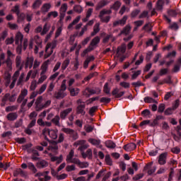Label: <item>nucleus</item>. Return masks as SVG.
<instances>
[{"label": "nucleus", "instance_id": "1", "mask_svg": "<svg viewBox=\"0 0 181 181\" xmlns=\"http://www.w3.org/2000/svg\"><path fill=\"white\" fill-rule=\"evenodd\" d=\"M97 90H98V92L95 91L94 89H91L90 88H86L83 91V95H85V97H87L88 98L93 95V94H100L101 93V89L100 88H97Z\"/></svg>", "mask_w": 181, "mask_h": 181}, {"label": "nucleus", "instance_id": "2", "mask_svg": "<svg viewBox=\"0 0 181 181\" xmlns=\"http://www.w3.org/2000/svg\"><path fill=\"white\" fill-rule=\"evenodd\" d=\"M152 165H153V162H150L148 163L144 168V170H148L147 173L148 175H153V173H155V172H156V168L152 167Z\"/></svg>", "mask_w": 181, "mask_h": 181}, {"label": "nucleus", "instance_id": "3", "mask_svg": "<svg viewBox=\"0 0 181 181\" xmlns=\"http://www.w3.org/2000/svg\"><path fill=\"white\" fill-rule=\"evenodd\" d=\"M16 67L19 70H23L25 67V61L22 60L21 55H17L16 57Z\"/></svg>", "mask_w": 181, "mask_h": 181}, {"label": "nucleus", "instance_id": "4", "mask_svg": "<svg viewBox=\"0 0 181 181\" xmlns=\"http://www.w3.org/2000/svg\"><path fill=\"white\" fill-rule=\"evenodd\" d=\"M16 93L11 95V93H7L4 96V101H9V103H15L16 101Z\"/></svg>", "mask_w": 181, "mask_h": 181}, {"label": "nucleus", "instance_id": "5", "mask_svg": "<svg viewBox=\"0 0 181 181\" xmlns=\"http://www.w3.org/2000/svg\"><path fill=\"white\" fill-rule=\"evenodd\" d=\"M88 141L92 145H93L94 146H96V148L103 149V144H101V140H100V139H95L90 138Z\"/></svg>", "mask_w": 181, "mask_h": 181}, {"label": "nucleus", "instance_id": "6", "mask_svg": "<svg viewBox=\"0 0 181 181\" xmlns=\"http://www.w3.org/2000/svg\"><path fill=\"white\" fill-rule=\"evenodd\" d=\"M38 161L36 163V167L37 169H45L49 166V163L45 160H37Z\"/></svg>", "mask_w": 181, "mask_h": 181}, {"label": "nucleus", "instance_id": "7", "mask_svg": "<svg viewBox=\"0 0 181 181\" xmlns=\"http://www.w3.org/2000/svg\"><path fill=\"white\" fill-rule=\"evenodd\" d=\"M86 144L85 140H79L74 143V145L76 146H78V145H81V146L78 148V151H81V152H84L85 149H87L88 146L87 145H84Z\"/></svg>", "mask_w": 181, "mask_h": 181}, {"label": "nucleus", "instance_id": "8", "mask_svg": "<svg viewBox=\"0 0 181 181\" xmlns=\"http://www.w3.org/2000/svg\"><path fill=\"white\" fill-rule=\"evenodd\" d=\"M123 149L127 152H131V151H134L136 149V144L135 143H129L123 146Z\"/></svg>", "mask_w": 181, "mask_h": 181}, {"label": "nucleus", "instance_id": "9", "mask_svg": "<svg viewBox=\"0 0 181 181\" xmlns=\"http://www.w3.org/2000/svg\"><path fill=\"white\" fill-rule=\"evenodd\" d=\"M86 104L83 103L78 105L76 107V113L81 114L82 115H86Z\"/></svg>", "mask_w": 181, "mask_h": 181}, {"label": "nucleus", "instance_id": "10", "mask_svg": "<svg viewBox=\"0 0 181 181\" xmlns=\"http://www.w3.org/2000/svg\"><path fill=\"white\" fill-rule=\"evenodd\" d=\"M67 95L66 93H64L63 90H59L58 92H55L54 94V98L57 100H62Z\"/></svg>", "mask_w": 181, "mask_h": 181}, {"label": "nucleus", "instance_id": "11", "mask_svg": "<svg viewBox=\"0 0 181 181\" xmlns=\"http://www.w3.org/2000/svg\"><path fill=\"white\" fill-rule=\"evenodd\" d=\"M166 158H168V153H163L159 156V165H165L166 163Z\"/></svg>", "mask_w": 181, "mask_h": 181}, {"label": "nucleus", "instance_id": "12", "mask_svg": "<svg viewBox=\"0 0 181 181\" xmlns=\"http://www.w3.org/2000/svg\"><path fill=\"white\" fill-rule=\"evenodd\" d=\"M73 111V108L69 107L68 109H66L60 112V118L62 119H66V117L69 115Z\"/></svg>", "mask_w": 181, "mask_h": 181}, {"label": "nucleus", "instance_id": "13", "mask_svg": "<svg viewBox=\"0 0 181 181\" xmlns=\"http://www.w3.org/2000/svg\"><path fill=\"white\" fill-rule=\"evenodd\" d=\"M109 2L105 0H101L99 1L95 7V11H100V9H103L104 6H107Z\"/></svg>", "mask_w": 181, "mask_h": 181}, {"label": "nucleus", "instance_id": "14", "mask_svg": "<svg viewBox=\"0 0 181 181\" xmlns=\"http://www.w3.org/2000/svg\"><path fill=\"white\" fill-rule=\"evenodd\" d=\"M6 119L8 121H16V119H18V113L10 112L6 115Z\"/></svg>", "mask_w": 181, "mask_h": 181}, {"label": "nucleus", "instance_id": "15", "mask_svg": "<svg viewBox=\"0 0 181 181\" xmlns=\"http://www.w3.org/2000/svg\"><path fill=\"white\" fill-rule=\"evenodd\" d=\"M50 8H52V4L49 3H45L41 7V12L42 13H47L49 11H50Z\"/></svg>", "mask_w": 181, "mask_h": 181}, {"label": "nucleus", "instance_id": "16", "mask_svg": "<svg viewBox=\"0 0 181 181\" xmlns=\"http://www.w3.org/2000/svg\"><path fill=\"white\" fill-rule=\"evenodd\" d=\"M68 90L71 97H76V95H78V93H80L78 88H69Z\"/></svg>", "mask_w": 181, "mask_h": 181}, {"label": "nucleus", "instance_id": "17", "mask_svg": "<svg viewBox=\"0 0 181 181\" xmlns=\"http://www.w3.org/2000/svg\"><path fill=\"white\" fill-rule=\"evenodd\" d=\"M69 161H71V163H75L76 165H81V169L87 168V166H85L84 164L81 163L78 158H71V160H69Z\"/></svg>", "mask_w": 181, "mask_h": 181}, {"label": "nucleus", "instance_id": "18", "mask_svg": "<svg viewBox=\"0 0 181 181\" xmlns=\"http://www.w3.org/2000/svg\"><path fill=\"white\" fill-rule=\"evenodd\" d=\"M22 40H23V35L18 32L16 35V45H19V42L22 43Z\"/></svg>", "mask_w": 181, "mask_h": 181}, {"label": "nucleus", "instance_id": "19", "mask_svg": "<svg viewBox=\"0 0 181 181\" xmlns=\"http://www.w3.org/2000/svg\"><path fill=\"white\" fill-rule=\"evenodd\" d=\"M141 13V9L135 8L130 13L131 19H135Z\"/></svg>", "mask_w": 181, "mask_h": 181}, {"label": "nucleus", "instance_id": "20", "mask_svg": "<svg viewBox=\"0 0 181 181\" xmlns=\"http://www.w3.org/2000/svg\"><path fill=\"white\" fill-rule=\"evenodd\" d=\"M105 144L106 148H109L110 149H114V148L117 146V144H115V143L111 140L106 141Z\"/></svg>", "mask_w": 181, "mask_h": 181}, {"label": "nucleus", "instance_id": "21", "mask_svg": "<svg viewBox=\"0 0 181 181\" xmlns=\"http://www.w3.org/2000/svg\"><path fill=\"white\" fill-rule=\"evenodd\" d=\"M98 32H100V24L97 23L93 27V32L91 33L90 36H95Z\"/></svg>", "mask_w": 181, "mask_h": 181}, {"label": "nucleus", "instance_id": "22", "mask_svg": "<svg viewBox=\"0 0 181 181\" xmlns=\"http://www.w3.org/2000/svg\"><path fill=\"white\" fill-rule=\"evenodd\" d=\"M42 4H43V0H35L32 6L33 9H37V8H40V5H42Z\"/></svg>", "mask_w": 181, "mask_h": 181}, {"label": "nucleus", "instance_id": "23", "mask_svg": "<svg viewBox=\"0 0 181 181\" xmlns=\"http://www.w3.org/2000/svg\"><path fill=\"white\" fill-rule=\"evenodd\" d=\"M37 156H40V154L39 153V151H37V150L34 149V151H33V155H32L31 159L33 160H39V159H40V158H39Z\"/></svg>", "mask_w": 181, "mask_h": 181}, {"label": "nucleus", "instance_id": "24", "mask_svg": "<svg viewBox=\"0 0 181 181\" xmlns=\"http://www.w3.org/2000/svg\"><path fill=\"white\" fill-rule=\"evenodd\" d=\"M28 168L30 170H32L33 173H37V169L35 166V164L32 162H28Z\"/></svg>", "mask_w": 181, "mask_h": 181}, {"label": "nucleus", "instance_id": "25", "mask_svg": "<svg viewBox=\"0 0 181 181\" xmlns=\"http://www.w3.org/2000/svg\"><path fill=\"white\" fill-rule=\"evenodd\" d=\"M112 13V11L111 10H107V9H103L100 13H99V18H103L104 15H111Z\"/></svg>", "mask_w": 181, "mask_h": 181}, {"label": "nucleus", "instance_id": "26", "mask_svg": "<svg viewBox=\"0 0 181 181\" xmlns=\"http://www.w3.org/2000/svg\"><path fill=\"white\" fill-rule=\"evenodd\" d=\"M53 16V18H57L59 16V13L57 11H51L48 13L47 17L45 18V21H47V19H50V17Z\"/></svg>", "mask_w": 181, "mask_h": 181}, {"label": "nucleus", "instance_id": "27", "mask_svg": "<svg viewBox=\"0 0 181 181\" xmlns=\"http://www.w3.org/2000/svg\"><path fill=\"white\" fill-rule=\"evenodd\" d=\"M121 8V3L119 1H116L112 6H110V9H114V11H118Z\"/></svg>", "mask_w": 181, "mask_h": 181}, {"label": "nucleus", "instance_id": "28", "mask_svg": "<svg viewBox=\"0 0 181 181\" xmlns=\"http://www.w3.org/2000/svg\"><path fill=\"white\" fill-rule=\"evenodd\" d=\"M52 122L57 127H60V116L56 115L54 118L52 119Z\"/></svg>", "mask_w": 181, "mask_h": 181}, {"label": "nucleus", "instance_id": "29", "mask_svg": "<svg viewBox=\"0 0 181 181\" xmlns=\"http://www.w3.org/2000/svg\"><path fill=\"white\" fill-rule=\"evenodd\" d=\"M163 0H158L156 2L157 11H162L163 9Z\"/></svg>", "mask_w": 181, "mask_h": 181}, {"label": "nucleus", "instance_id": "30", "mask_svg": "<svg viewBox=\"0 0 181 181\" xmlns=\"http://www.w3.org/2000/svg\"><path fill=\"white\" fill-rule=\"evenodd\" d=\"M16 110H18V105H11L6 107L5 111L6 112H12Z\"/></svg>", "mask_w": 181, "mask_h": 181}, {"label": "nucleus", "instance_id": "31", "mask_svg": "<svg viewBox=\"0 0 181 181\" xmlns=\"http://www.w3.org/2000/svg\"><path fill=\"white\" fill-rule=\"evenodd\" d=\"M103 91L107 95H108L110 96L111 95V93H110L111 88L108 86V83H105L104 87H103Z\"/></svg>", "mask_w": 181, "mask_h": 181}, {"label": "nucleus", "instance_id": "32", "mask_svg": "<svg viewBox=\"0 0 181 181\" xmlns=\"http://www.w3.org/2000/svg\"><path fill=\"white\" fill-rule=\"evenodd\" d=\"M142 117L145 118H150L151 117V110L146 109L141 112Z\"/></svg>", "mask_w": 181, "mask_h": 181}, {"label": "nucleus", "instance_id": "33", "mask_svg": "<svg viewBox=\"0 0 181 181\" xmlns=\"http://www.w3.org/2000/svg\"><path fill=\"white\" fill-rule=\"evenodd\" d=\"M62 131L68 135H74V130L73 129L62 128Z\"/></svg>", "mask_w": 181, "mask_h": 181}, {"label": "nucleus", "instance_id": "34", "mask_svg": "<svg viewBox=\"0 0 181 181\" xmlns=\"http://www.w3.org/2000/svg\"><path fill=\"white\" fill-rule=\"evenodd\" d=\"M49 136L52 138V139H57V132L54 130H49V132L48 133Z\"/></svg>", "mask_w": 181, "mask_h": 181}, {"label": "nucleus", "instance_id": "35", "mask_svg": "<svg viewBox=\"0 0 181 181\" xmlns=\"http://www.w3.org/2000/svg\"><path fill=\"white\" fill-rule=\"evenodd\" d=\"M100 43V37H95L90 42V46H97Z\"/></svg>", "mask_w": 181, "mask_h": 181}, {"label": "nucleus", "instance_id": "36", "mask_svg": "<svg viewBox=\"0 0 181 181\" xmlns=\"http://www.w3.org/2000/svg\"><path fill=\"white\" fill-rule=\"evenodd\" d=\"M105 160L107 165H108L109 166H112V160L111 159V156H110V154H107L105 156Z\"/></svg>", "mask_w": 181, "mask_h": 181}, {"label": "nucleus", "instance_id": "37", "mask_svg": "<svg viewBox=\"0 0 181 181\" xmlns=\"http://www.w3.org/2000/svg\"><path fill=\"white\" fill-rule=\"evenodd\" d=\"M69 64H70V59L64 60L62 65V69L66 70V69H67V67L69 66Z\"/></svg>", "mask_w": 181, "mask_h": 181}, {"label": "nucleus", "instance_id": "38", "mask_svg": "<svg viewBox=\"0 0 181 181\" xmlns=\"http://www.w3.org/2000/svg\"><path fill=\"white\" fill-rule=\"evenodd\" d=\"M101 22H103L104 23H108V22H110V21L111 20V16H102V17H99Z\"/></svg>", "mask_w": 181, "mask_h": 181}, {"label": "nucleus", "instance_id": "39", "mask_svg": "<svg viewBox=\"0 0 181 181\" xmlns=\"http://www.w3.org/2000/svg\"><path fill=\"white\" fill-rule=\"evenodd\" d=\"M33 62H34L33 57L27 58L26 63L28 64L29 69H32V67H33Z\"/></svg>", "mask_w": 181, "mask_h": 181}, {"label": "nucleus", "instance_id": "40", "mask_svg": "<svg viewBox=\"0 0 181 181\" xmlns=\"http://www.w3.org/2000/svg\"><path fill=\"white\" fill-rule=\"evenodd\" d=\"M74 10L75 12H77V13H81L83 12V7L80 5H76L74 6Z\"/></svg>", "mask_w": 181, "mask_h": 181}, {"label": "nucleus", "instance_id": "41", "mask_svg": "<svg viewBox=\"0 0 181 181\" xmlns=\"http://www.w3.org/2000/svg\"><path fill=\"white\" fill-rule=\"evenodd\" d=\"M141 73H142L141 70L134 71V74L132 75V80H136V78H138V76H141Z\"/></svg>", "mask_w": 181, "mask_h": 181}, {"label": "nucleus", "instance_id": "42", "mask_svg": "<svg viewBox=\"0 0 181 181\" xmlns=\"http://www.w3.org/2000/svg\"><path fill=\"white\" fill-rule=\"evenodd\" d=\"M128 20L127 16H124L121 20H119V23H120L121 26H124L125 23H127V21Z\"/></svg>", "mask_w": 181, "mask_h": 181}, {"label": "nucleus", "instance_id": "43", "mask_svg": "<svg viewBox=\"0 0 181 181\" xmlns=\"http://www.w3.org/2000/svg\"><path fill=\"white\" fill-rule=\"evenodd\" d=\"M179 105H180V100L179 99H177L175 102L173 104L172 109L175 111V110L179 107Z\"/></svg>", "mask_w": 181, "mask_h": 181}, {"label": "nucleus", "instance_id": "44", "mask_svg": "<svg viewBox=\"0 0 181 181\" xmlns=\"http://www.w3.org/2000/svg\"><path fill=\"white\" fill-rule=\"evenodd\" d=\"M129 30H131V27H129V25H127L122 30V33H123L124 35H129Z\"/></svg>", "mask_w": 181, "mask_h": 181}, {"label": "nucleus", "instance_id": "45", "mask_svg": "<svg viewBox=\"0 0 181 181\" xmlns=\"http://www.w3.org/2000/svg\"><path fill=\"white\" fill-rule=\"evenodd\" d=\"M148 15H149V12H148V11H144L139 16V19H144V18H147Z\"/></svg>", "mask_w": 181, "mask_h": 181}, {"label": "nucleus", "instance_id": "46", "mask_svg": "<svg viewBox=\"0 0 181 181\" xmlns=\"http://www.w3.org/2000/svg\"><path fill=\"white\" fill-rule=\"evenodd\" d=\"M174 111L173 107H168L165 110L164 114L165 115H172Z\"/></svg>", "mask_w": 181, "mask_h": 181}, {"label": "nucleus", "instance_id": "47", "mask_svg": "<svg viewBox=\"0 0 181 181\" xmlns=\"http://www.w3.org/2000/svg\"><path fill=\"white\" fill-rule=\"evenodd\" d=\"M144 101L148 104H151V103H156V100L148 96L144 98Z\"/></svg>", "mask_w": 181, "mask_h": 181}, {"label": "nucleus", "instance_id": "48", "mask_svg": "<svg viewBox=\"0 0 181 181\" xmlns=\"http://www.w3.org/2000/svg\"><path fill=\"white\" fill-rule=\"evenodd\" d=\"M45 105L42 103L38 104L35 106V111L40 112L42 110L45 109Z\"/></svg>", "mask_w": 181, "mask_h": 181}, {"label": "nucleus", "instance_id": "49", "mask_svg": "<svg viewBox=\"0 0 181 181\" xmlns=\"http://www.w3.org/2000/svg\"><path fill=\"white\" fill-rule=\"evenodd\" d=\"M173 175H175V170L173 168L170 169V173L168 176V181H172L173 179Z\"/></svg>", "mask_w": 181, "mask_h": 181}, {"label": "nucleus", "instance_id": "50", "mask_svg": "<svg viewBox=\"0 0 181 181\" xmlns=\"http://www.w3.org/2000/svg\"><path fill=\"white\" fill-rule=\"evenodd\" d=\"M46 88H47V84H43L39 91H38V94H43V93H45V91H46Z\"/></svg>", "mask_w": 181, "mask_h": 181}, {"label": "nucleus", "instance_id": "51", "mask_svg": "<svg viewBox=\"0 0 181 181\" xmlns=\"http://www.w3.org/2000/svg\"><path fill=\"white\" fill-rule=\"evenodd\" d=\"M66 169V172H73L76 170V165H67Z\"/></svg>", "mask_w": 181, "mask_h": 181}, {"label": "nucleus", "instance_id": "52", "mask_svg": "<svg viewBox=\"0 0 181 181\" xmlns=\"http://www.w3.org/2000/svg\"><path fill=\"white\" fill-rule=\"evenodd\" d=\"M100 102L105 103V104H108V103H111V98L103 97V98H100Z\"/></svg>", "mask_w": 181, "mask_h": 181}, {"label": "nucleus", "instance_id": "53", "mask_svg": "<svg viewBox=\"0 0 181 181\" xmlns=\"http://www.w3.org/2000/svg\"><path fill=\"white\" fill-rule=\"evenodd\" d=\"M74 156V151L71 150L69 155L66 156V160H71Z\"/></svg>", "mask_w": 181, "mask_h": 181}, {"label": "nucleus", "instance_id": "54", "mask_svg": "<svg viewBox=\"0 0 181 181\" xmlns=\"http://www.w3.org/2000/svg\"><path fill=\"white\" fill-rule=\"evenodd\" d=\"M11 11L12 12H14L15 13H16V15H19V13H21V10L19 9V5H16Z\"/></svg>", "mask_w": 181, "mask_h": 181}, {"label": "nucleus", "instance_id": "55", "mask_svg": "<svg viewBox=\"0 0 181 181\" xmlns=\"http://www.w3.org/2000/svg\"><path fill=\"white\" fill-rule=\"evenodd\" d=\"M169 28L173 30H177V29H179V25H177V23H173V24L170 25Z\"/></svg>", "mask_w": 181, "mask_h": 181}, {"label": "nucleus", "instance_id": "56", "mask_svg": "<svg viewBox=\"0 0 181 181\" xmlns=\"http://www.w3.org/2000/svg\"><path fill=\"white\" fill-rule=\"evenodd\" d=\"M63 141H64V134L61 133L59 135V139L58 141H57V144H62V142H63Z\"/></svg>", "mask_w": 181, "mask_h": 181}, {"label": "nucleus", "instance_id": "57", "mask_svg": "<svg viewBox=\"0 0 181 181\" xmlns=\"http://www.w3.org/2000/svg\"><path fill=\"white\" fill-rule=\"evenodd\" d=\"M85 130L88 133L93 132V131H94V127H92L91 125L85 126Z\"/></svg>", "mask_w": 181, "mask_h": 181}, {"label": "nucleus", "instance_id": "58", "mask_svg": "<svg viewBox=\"0 0 181 181\" xmlns=\"http://www.w3.org/2000/svg\"><path fill=\"white\" fill-rule=\"evenodd\" d=\"M105 169L100 170L96 175V179H100L102 176H104V172H105Z\"/></svg>", "mask_w": 181, "mask_h": 181}, {"label": "nucleus", "instance_id": "59", "mask_svg": "<svg viewBox=\"0 0 181 181\" xmlns=\"http://www.w3.org/2000/svg\"><path fill=\"white\" fill-rule=\"evenodd\" d=\"M134 23L135 26H136L137 28H140V26H142L144 25V21L142 20L136 21H134Z\"/></svg>", "mask_w": 181, "mask_h": 181}, {"label": "nucleus", "instance_id": "60", "mask_svg": "<svg viewBox=\"0 0 181 181\" xmlns=\"http://www.w3.org/2000/svg\"><path fill=\"white\" fill-rule=\"evenodd\" d=\"M171 152H173V153H175L176 155H177L180 153V148L179 147H174L171 148Z\"/></svg>", "mask_w": 181, "mask_h": 181}, {"label": "nucleus", "instance_id": "61", "mask_svg": "<svg viewBox=\"0 0 181 181\" xmlns=\"http://www.w3.org/2000/svg\"><path fill=\"white\" fill-rule=\"evenodd\" d=\"M132 86H133V87H141V86H144V83H142L140 81H138L137 82L132 83Z\"/></svg>", "mask_w": 181, "mask_h": 181}, {"label": "nucleus", "instance_id": "62", "mask_svg": "<svg viewBox=\"0 0 181 181\" xmlns=\"http://www.w3.org/2000/svg\"><path fill=\"white\" fill-rule=\"evenodd\" d=\"M16 142H18V144H25L26 142V139L25 137L17 138Z\"/></svg>", "mask_w": 181, "mask_h": 181}, {"label": "nucleus", "instance_id": "63", "mask_svg": "<svg viewBox=\"0 0 181 181\" xmlns=\"http://www.w3.org/2000/svg\"><path fill=\"white\" fill-rule=\"evenodd\" d=\"M165 111V104L160 103L158 106V112H163Z\"/></svg>", "mask_w": 181, "mask_h": 181}, {"label": "nucleus", "instance_id": "64", "mask_svg": "<svg viewBox=\"0 0 181 181\" xmlns=\"http://www.w3.org/2000/svg\"><path fill=\"white\" fill-rule=\"evenodd\" d=\"M61 12L65 13L67 11V4H63L60 8Z\"/></svg>", "mask_w": 181, "mask_h": 181}]
</instances>
